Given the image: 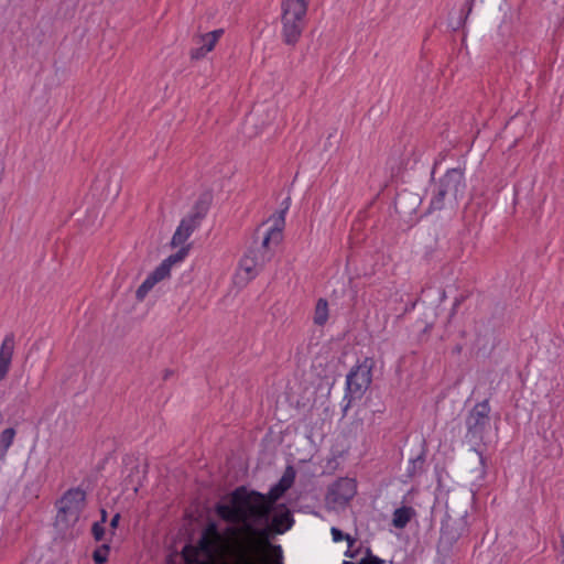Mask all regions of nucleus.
Masks as SVG:
<instances>
[{
    "label": "nucleus",
    "mask_w": 564,
    "mask_h": 564,
    "mask_svg": "<svg viewBox=\"0 0 564 564\" xmlns=\"http://www.w3.org/2000/svg\"><path fill=\"white\" fill-rule=\"evenodd\" d=\"M265 496L258 491H248L241 486L231 492V503L218 502L216 514L224 521L243 522L245 534L228 549L232 564H262L269 545L268 528L270 509L264 506Z\"/></svg>",
    "instance_id": "nucleus-1"
},
{
    "label": "nucleus",
    "mask_w": 564,
    "mask_h": 564,
    "mask_svg": "<svg viewBox=\"0 0 564 564\" xmlns=\"http://www.w3.org/2000/svg\"><path fill=\"white\" fill-rule=\"evenodd\" d=\"M464 170L460 167L449 169L433 184L429 210H442L449 208L454 210L466 192Z\"/></svg>",
    "instance_id": "nucleus-2"
},
{
    "label": "nucleus",
    "mask_w": 564,
    "mask_h": 564,
    "mask_svg": "<svg viewBox=\"0 0 564 564\" xmlns=\"http://www.w3.org/2000/svg\"><path fill=\"white\" fill-rule=\"evenodd\" d=\"M282 40L286 45L295 46L306 24L308 0H282Z\"/></svg>",
    "instance_id": "nucleus-3"
},
{
    "label": "nucleus",
    "mask_w": 564,
    "mask_h": 564,
    "mask_svg": "<svg viewBox=\"0 0 564 564\" xmlns=\"http://www.w3.org/2000/svg\"><path fill=\"white\" fill-rule=\"evenodd\" d=\"M375 361L372 358H365L360 364L354 366L346 377V389L343 398V416H346L351 403L356 399H361L372 382V369Z\"/></svg>",
    "instance_id": "nucleus-4"
},
{
    "label": "nucleus",
    "mask_w": 564,
    "mask_h": 564,
    "mask_svg": "<svg viewBox=\"0 0 564 564\" xmlns=\"http://www.w3.org/2000/svg\"><path fill=\"white\" fill-rule=\"evenodd\" d=\"M491 408L489 400L477 402L465 417L466 434L465 437L474 445L484 443L486 434L490 430Z\"/></svg>",
    "instance_id": "nucleus-5"
},
{
    "label": "nucleus",
    "mask_w": 564,
    "mask_h": 564,
    "mask_svg": "<svg viewBox=\"0 0 564 564\" xmlns=\"http://www.w3.org/2000/svg\"><path fill=\"white\" fill-rule=\"evenodd\" d=\"M86 492L80 488L67 490L57 501V519L66 524L75 523L85 507Z\"/></svg>",
    "instance_id": "nucleus-6"
},
{
    "label": "nucleus",
    "mask_w": 564,
    "mask_h": 564,
    "mask_svg": "<svg viewBox=\"0 0 564 564\" xmlns=\"http://www.w3.org/2000/svg\"><path fill=\"white\" fill-rule=\"evenodd\" d=\"M212 200L213 197L210 193L200 194L192 212L181 220L177 229L182 230L185 237L189 238L193 231L200 225L209 210Z\"/></svg>",
    "instance_id": "nucleus-7"
},
{
    "label": "nucleus",
    "mask_w": 564,
    "mask_h": 564,
    "mask_svg": "<svg viewBox=\"0 0 564 564\" xmlns=\"http://www.w3.org/2000/svg\"><path fill=\"white\" fill-rule=\"evenodd\" d=\"M357 494V484L351 478L335 481L327 494V500L337 506L347 505Z\"/></svg>",
    "instance_id": "nucleus-8"
},
{
    "label": "nucleus",
    "mask_w": 564,
    "mask_h": 564,
    "mask_svg": "<svg viewBox=\"0 0 564 564\" xmlns=\"http://www.w3.org/2000/svg\"><path fill=\"white\" fill-rule=\"evenodd\" d=\"M264 261L265 256L260 254V250H248V252L241 258L239 262L240 270L246 273V282L257 276L259 268L263 265Z\"/></svg>",
    "instance_id": "nucleus-9"
},
{
    "label": "nucleus",
    "mask_w": 564,
    "mask_h": 564,
    "mask_svg": "<svg viewBox=\"0 0 564 564\" xmlns=\"http://www.w3.org/2000/svg\"><path fill=\"white\" fill-rule=\"evenodd\" d=\"M296 471L293 466H288L281 477V479L271 487L268 492V498L271 503L276 502L294 484Z\"/></svg>",
    "instance_id": "nucleus-10"
},
{
    "label": "nucleus",
    "mask_w": 564,
    "mask_h": 564,
    "mask_svg": "<svg viewBox=\"0 0 564 564\" xmlns=\"http://www.w3.org/2000/svg\"><path fill=\"white\" fill-rule=\"evenodd\" d=\"M264 506L267 507L265 503ZM268 508L271 510V507L268 506ZM270 520L275 532L279 534H282L289 529H291V527L294 523L291 511L284 505H280L274 511V513L272 516L270 514L269 521Z\"/></svg>",
    "instance_id": "nucleus-11"
},
{
    "label": "nucleus",
    "mask_w": 564,
    "mask_h": 564,
    "mask_svg": "<svg viewBox=\"0 0 564 564\" xmlns=\"http://www.w3.org/2000/svg\"><path fill=\"white\" fill-rule=\"evenodd\" d=\"M14 335L12 333L8 334L0 347V381L6 377L9 371L13 350H14Z\"/></svg>",
    "instance_id": "nucleus-12"
},
{
    "label": "nucleus",
    "mask_w": 564,
    "mask_h": 564,
    "mask_svg": "<svg viewBox=\"0 0 564 564\" xmlns=\"http://www.w3.org/2000/svg\"><path fill=\"white\" fill-rule=\"evenodd\" d=\"M420 197L415 194L402 192L394 199V207L399 214L411 215L420 205Z\"/></svg>",
    "instance_id": "nucleus-13"
},
{
    "label": "nucleus",
    "mask_w": 564,
    "mask_h": 564,
    "mask_svg": "<svg viewBox=\"0 0 564 564\" xmlns=\"http://www.w3.org/2000/svg\"><path fill=\"white\" fill-rule=\"evenodd\" d=\"M284 213H285V210H282L280 213L279 219H276L274 226L271 227L265 232V235L262 239L261 246L257 249V250H260V254L265 256V260L269 259L268 248H269L270 242L274 241L275 243H278L281 239L282 226L284 225Z\"/></svg>",
    "instance_id": "nucleus-14"
},
{
    "label": "nucleus",
    "mask_w": 564,
    "mask_h": 564,
    "mask_svg": "<svg viewBox=\"0 0 564 564\" xmlns=\"http://www.w3.org/2000/svg\"><path fill=\"white\" fill-rule=\"evenodd\" d=\"M219 539V528L217 522L210 520L205 525L198 545L203 551H210L214 540Z\"/></svg>",
    "instance_id": "nucleus-15"
},
{
    "label": "nucleus",
    "mask_w": 564,
    "mask_h": 564,
    "mask_svg": "<svg viewBox=\"0 0 564 564\" xmlns=\"http://www.w3.org/2000/svg\"><path fill=\"white\" fill-rule=\"evenodd\" d=\"M415 516L416 511L413 507L402 506L394 510L391 524L395 529H404Z\"/></svg>",
    "instance_id": "nucleus-16"
},
{
    "label": "nucleus",
    "mask_w": 564,
    "mask_h": 564,
    "mask_svg": "<svg viewBox=\"0 0 564 564\" xmlns=\"http://www.w3.org/2000/svg\"><path fill=\"white\" fill-rule=\"evenodd\" d=\"M426 449L423 446L421 452L409 460L405 476L409 479L416 478L425 471Z\"/></svg>",
    "instance_id": "nucleus-17"
},
{
    "label": "nucleus",
    "mask_w": 564,
    "mask_h": 564,
    "mask_svg": "<svg viewBox=\"0 0 564 564\" xmlns=\"http://www.w3.org/2000/svg\"><path fill=\"white\" fill-rule=\"evenodd\" d=\"M328 319V303L325 299H319L315 306L314 323L323 326Z\"/></svg>",
    "instance_id": "nucleus-18"
},
{
    "label": "nucleus",
    "mask_w": 564,
    "mask_h": 564,
    "mask_svg": "<svg viewBox=\"0 0 564 564\" xmlns=\"http://www.w3.org/2000/svg\"><path fill=\"white\" fill-rule=\"evenodd\" d=\"M15 436V430L13 427H8L2 431L0 435V457L3 458L7 454V451L12 445Z\"/></svg>",
    "instance_id": "nucleus-19"
},
{
    "label": "nucleus",
    "mask_w": 564,
    "mask_h": 564,
    "mask_svg": "<svg viewBox=\"0 0 564 564\" xmlns=\"http://www.w3.org/2000/svg\"><path fill=\"white\" fill-rule=\"evenodd\" d=\"M343 564H386V561L375 555L370 547H366L359 561H344Z\"/></svg>",
    "instance_id": "nucleus-20"
},
{
    "label": "nucleus",
    "mask_w": 564,
    "mask_h": 564,
    "mask_svg": "<svg viewBox=\"0 0 564 564\" xmlns=\"http://www.w3.org/2000/svg\"><path fill=\"white\" fill-rule=\"evenodd\" d=\"M171 267L165 260H163L160 265H158L154 271H152L149 276L155 282L159 283L160 281L164 280L166 276L170 275Z\"/></svg>",
    "instance_id": "nucleus-21"
},
{
    "label": "nucleus",
    "mask_w": 564,
    "mask_h": 564,
    "mask_svg": "<svg viewBox=\"0 0 564 564\" xmlns=\"http://www.w3.org/2000/svg\"><path fill=\"white\" fill-rule=\"evenodd\" d=\"M475 0H466L463 4V8L460 9V15L456 23V25L453 26V29L456 31L460 28H463L469 17V14L473 11Z\"/></svg>",
    "instance_id": "nucleus-22"
},
{
    "label": "nucleus",
    "mask_w": 564,
    "mask_h": 564,
    "mask_svg": "<svg viewBox=\"0 0 564 564\" xmlns=\"http://www.w3.org/2000/svg\"><path fill=\"white\" fill-rule=\"evenodd\" d=\"M156 283L148 275L147 279L135 291V297L138 301H143L148 293L153 289Z\"/></svg>",
    "instance_id": "nucleus-23"
},
{
    "label": "nucleus",
    "mask_w": 564,
    "mask_h": 564,
    "mask_svg": "<svg viewBox=\"0 0 564 564\" xmlns=\"http://www.w3.org/2000/svg\"><path fill=\"white\" fill-rule=\"evenodd\" d=\"M110 551L109 544L105 543L97 547L93 553V560L96 564H104L108 560V554Z\"/></svg>",
    "instance_id": "nucleus-24"
},
{
    "label": "nucleus",
    "mask_w": 564,
    "mask_h": 564,
    "mask_svg": "<svg viewBox=\"0 0 564 564\" xmlns=\"http://www.w3.org/2000/svg\"><path fill=\"white\" fill-rule=\"evenodd\" d=\"M330 533H332L334 542H340L343 540H346L348 542L349 547H352L354 543L356 542V540L354 538H351L347 533H344L341 530H339L336 527H333L330 529Z\"/></svg>",
    "instance_id": "nucleus-25"
},
{
    "label": "nucleus",
    "mask_w": 564,
    "mask_h": 564,
    "mask_svg": "<svg viewBox=\"0 0 564 564\" xmlns=\"http://www.w3.org/2000/svg\"><path fill=\"white\" fill-rule=\"evenodd\" d=\"M189 250V246L182 247L177 252L174 254H171L169 258L165 259V262L172 267V264L177 263L185 259Z\"/></svg>",
    "instance_id": "nucleus-26"
},
{
    "label": "nucleus",
    "mask_w": 564,
    "mask_h": 564,
    "mask_svg": "<svg viewBox=\"0 0 564 564\" xmlns=\"http://www.w3.org/2000/svg\"><path fill=\"white\" fill-rule=\"evenodd\" d=\"M91 534L96 541H101L105 538L106 530L100 522H94L91 525Z\"/></svg>",
    "instance_id": "nucleus-27"
},
{
    "label": "nucleus",
    "mask_w": 564,
    "mask_h": 564,
    "mask_svg": "<svg viewBox=\"0 0 564 564\" xmlns=\"http://www.w3.org/2000/svg\"><path fill=\"white\" fill-rule=\"evenodd\" d=\"M188 238L185 237V235L182 232V230L177 229L175 230L173 237H172V241H171V245L173 247H177V246H181L183 245Z\"/></svg>",
    "instance_id": "nucleus-28"
},
{
    "label": "nucleus",
    "mask_w": 564,
    "mask_h": 564,
    "mask_svg": "<svg viewBox=\"0 0 564 564\" xmlns=\"http://www.w3.org/2000/svg\"><path fill=\"white\" fill-rule=\"evenodd\" d=\"M209 51L206 48L205 45H200L199 47H196V48H193L191 51V57L193 59H200L203 57H205V55L208 53Z\"/></svg>",
    "instance_id": "nucleus-29"
},
{
    "label": "nucleus",
    "mask_w": 564,
    "mask_h": 564,
    "mask_svg": "<svg viewBox=\"0 0 564 564\" xmlns=\"http://www.w3.org/2000/svg\"><path fill=\"white\" fill-rule=\"evenodd\" d=\"M199 43L202 45H205L206 48L210 52L214 50L215 45L217 42H215V40L210 39L209 36H207V34H203L199 36Z\"/></svg>",
    "instance_id": "nucleus-30"
},
{
    "label": "nucleus",
    "mask_w": 564,
    "mask_h": 564,
    "mask_svg": "<svg viewBox=\"0 0 564 564\" xmlns=\"http://www.w3.org/2000/svg\"><path fill=\"white\" fill-rule=\"evenodd\" d=\"M120 519H121L120 513H116V514L111 518V520H110L111 535H113V534H115V530L118 528Z\"/></svg>",
    "instance_id": "nucleus-31"
},
{
    "label": "nucleus",
    "mask_w": 564,
    "mask_h": 564,
    "mask_svg": "<svg viewBox=\"0 0 564 564\" xmlns=\"http://www.w3.org/2000/svg\"><path fill=\"white\" fill-rule=\"evenodd\" d=\"M207 36H209L210 39L215 40V42H218V40L221 37V35L224 34V30L223 29H217V30H214L212 32H208L206 33Z\"/></svg>",
    "instance_id": "nucleus-32"
},
{
    "label": "nucleus",
    "mask_w": 564,
    "mask_h": 564,
    "mask_svg": "<svg viewBox=\"0 0 564 564\" xmlns=\"http://www.w3.org/2000/svg\"><path fill=\"white\" fill-rule=\"evenodd\" d=\"M361 552V549L358 550H351V547L348 546V550L345 552L346 557L356 558L357 555Z\"/></svg>",
    "instance_id": "nucleus-33"
},
{
    "label": "nucleus",
    "mask_w": 564,
    "mask_h": 564,
    "mask_svg": "<svg viewBox=\"0 0 564 564\" xmlns=\"http://www.w3.org/2000/svg\"><path fill=\"white\" fill-rule=\"evenodd\" d=\"M464 300H465V297L463 295L455 299L454 304H453V308H452V314H454L456 312V310L464 302Z\"/></svg>",
    "instance_id": "nucleus-34"
},
{
    "label": "nucleus",
    "mask_w": 564,
    "mask_h": 564,
    "mask_svg": "<svg viewBox=\"0 0 564 564\" xmlns=\"http://www.w3.org/2000/svg\"><path fill=\"white\" fill-rule=\"evenodd\" d=\"M107 517H108L107 511H106L105 509H101V510H100V521H99V522H100L101 524H105V523H106V521H107Z\"/></svg>",
    "instance_id": "nucleus-35"
},
{
    "label": "nucleus",
    "mask_w": 564,
    "mask_h": 564,
    "mask_svg": "<svg viewBox=\"0 0 564 564\" xmlns=\"http://www.w3.org/2000/svg\"><path fill=\"white\" fill-rule=\"evenodd\" d=\"M477 454H478V455H479V457H480V462H481V464H484V457H482L481 453L477 451Z\"/></svg>",
    "instance_id": "nucleus-36"
},
{
    "label": "nucleus",
    "mask_w": 564,
    "mask_h": 564,
    "mask_svg": "<svg viewBox=\"0 0 564 564\" xmlns=\"http://www.w3.org/2000/svg\"><path fill=\"white\" fill-rule=\"evenodd\" d=\"M455 350H456L457 352H459V351L462 350V347H460V346H457V347H455Z\"/></svg>",
    "instance_id": "nucleus-37"
},
{
    "label": "nucleus",
    "mask_w": 564,
    "mask_h": 564,
    "mask_svg": "<svg viewBox=\"0 0 564 564\" xmlns=\"http://www.w3.org/2000/svg\"><path fill=\"white\" fill-rule=\"evenodd\" d=\"M170 373H171L170 371H166L164 378L166 379L167 377H170Z\"/></svg>",
    "instance_id": "nucleus-38"
},
{
    "label": "nucleus",
    "mask_w": 564,
    "mask_h": 564,
    "mask_svg": "<svg viewBox=\"0 0 564 564\" xmlns=\"http://www.w3.org/2000/svg\"><path fill=\"white\" fill-rule=\"evenodd\" d=\"M562 544H563V547H564V535L562 536Z\"/></svg>",
    "instance_id": "nucleus-39"
}]
</instances>
